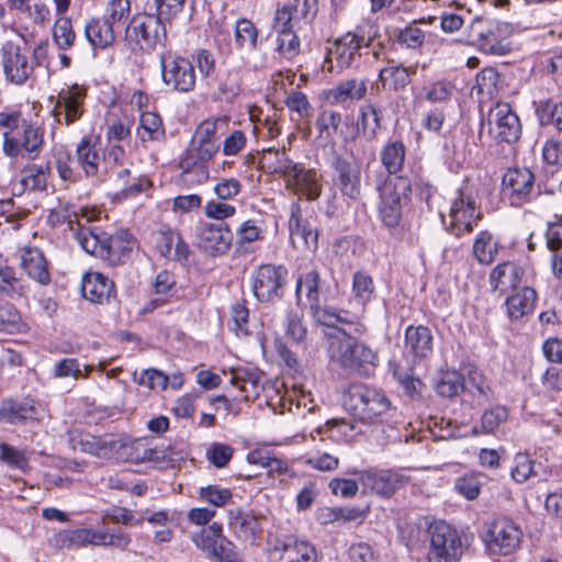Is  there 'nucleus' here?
<instances>
[{
	"instance_id": "nucleus-53",
	"label": "nucleus",
	"mask_w": 562,
	"mask_h": 562,
	"mask_svg": "<svg viewBox=\"0 0 562 562\" xmlns=\"http://www.w3.org/2000/svg\"><path fill=\"white\" fill-rule=\"evenodd\" d=\"M229 382L245 393V397L247 398L251 394H258L260 376L255 371L239 369L232 371Z\"/></svg>"
},
{
	"instance_id": "nucleus-37",
	"label": "nucleus",
	"mask_w": 562,
	"mask_h": 562,
	"mask_svg": "<svg viewBox=\"0 0 562 562\" xmlns=\"http://www.w3.org/2000/svg\"><path fill=\"white\" fill-rule=\"evenodd\" d=\"M368 92V82L364 79H348L330 89L329 97L334 102L344 104L347 101H360Z\"/></svg>"
},
{
	"instance_id": "nucleus-19",
	"label": "nucleus",
	"mask_w": 562,
	"mask_h": 562,
	"mask_svg": "<svg viewBox=\"0 0 562 562\" xmlns=\"http://www.w3.org/2000/svg\"><path fill=\"white\" fill-rule=\"evenodd\" d=\"M0 59L5 78L12 83L23 85L33 72L27 52L13 42L2 45Z\"/></svg>"
},
{
	"instance_id": "nucleus-57",
	"label": "nucleus",
	"mask_w": 562,
	"mask_h": 562,
	"mask_svg": "<svg viewBox=\"0 0 562 562\" xmlns=\"http://www.w3.org/2000/svg\"><path fill=\"white\" fill-rule=\"evenodd\" d=\"M0 460L8 467L26 472L30 468L25 451L14 448L9 443H0Z\"/></svg>"
},
{
	"instance_id": "nucleus-16",
	"label": "nucleus",
	"mask_w": 562,
	"mask_h": 562,
	"mask_svg": "<svg viewBox=\"0 0 562 562\" xmlns=\"http://www.w3.org/2000/svg\"><path fill=\"white\" fill-rule=\"evenodd\" d=\"M521 530L507 518H497L490 522L485 542L487 549L494 554L507 555L520 546Z\"/></svg>"
},
{
	"instance_id": "nucleus-26",
	"label": "nucleus",
	"mask_w": 562,
	"mask_h": 562,
	"mask_svg": "<svg viewBox=\"0 0 562 562\" xmlns=\"http://www.w3.org/2000/svg\"><path fill=\"white\" fill-rule=\"evenodd\" d=\"M321 284V276L316 270H311L308 272L302 273L296 280L295 295L297 302H300L302 295L305 294L310 303V311L313 318L322 319V317H324V307L321 306L319 301L322 292Z\"/></svg>"
},
{
	"instance_id": "nucleus-13",
	"label": "nucleus",
	"mask_w": 562,
	"mask_h": 562,
	"mask_svg": "<svg viewBox=\"0 0 562 562\" xmlns=\"http://www.w3.org/2000/svg\"><path fill=\"white\" fill-rule=\"evenodd\" d=\"M452 234L461 236L471 233L474 225L482 218V213L476 207V201L473 196V188L470 184H463L452 201L449 212Z\"/></svg>"
},
{
	"instance_id": "nucleus-18",
	"label": "nucleus",
	"mask_w": 562,
	"mask_h": 562,
	"mask_svg": "<svg viewBox=\"0 0 562 562\" xmlns=\"http://www.w3.org/2000/svg\"><path fill=\"white\" fill-rule=\"evenodd\" d=\"M503 193L510 205L521 206L531 201L535 175L528 168H509L502 179Z\"/></svg>"
},
{
	"instance_id": "nucleus-3",
	"label": "nucleus",
	"mask_w": 562,
	"mask_h": 562,
	"mask_svg": "<svg viewBox=\"0 0 562 562\" xmlns=\"http://www.w3.org/2000/svg\"><path fill=\"white\" fill-rule=\"evenodd\" d=\"M465 43L487 55L503 56L510 50L513 26L508 22L476 16L465 29Z\"/></svg>"
},
{
	"instance_id": "nucleus-55",
	"label": "nucleus",
	"mask_w": 562,
	"mask_h": 562,
	"mask_svg": "<svg viewBox=\"0 0 562 562\" xmlns=\"http://www.w3.org/2000/svg\"><path fill=\"white\" fill-rule=\"evenodd\" d=\"M179 167L181 169V179L189 186L202 184L207 181L210 177V169L207 164L194 162L187 166V161L180 159Z\"/></svg>"
},
{
	"instance_id": "nucleus-54",
	"label": "nucleus",
	"mask_w": 562,
	"mask_h": 562,
	"mask_svg": "<svg viewBox=\"0 0 562 562\" xmlns=\"http://www.w3.org/2000/svg\"><path fill=\"white\" fill-rule=\"evenodd\" d=\"M218 145L201 144L191 139L181 159L187 161V166H192L194 162L207 164L218 151Z\"/></svg>"
},
{
	"instance_id": "nucleus-59",
	"label": "nucleus",
	"mask_w": 562,
	"mask_h": 562,
	"mask_svg": "<svg viewBox=\"0 0 562 562\" xmlns=\"http://www.w3.org/2000/svg\"><path fill=\"white\" fill-rule=\"evenodd\" d=\"M217 88L226 98L236 97L240 91L241 78L236 69H226L216 77Z\"/></svg>"
},
{
	"instance_id": "nucleus-38",
	"label": "nucleus",
	"mask_w": 562,
	"mask_h": 562,
	"mask_svg": "<svg viewBox=\"0 0 562 562\" xmlns=\"http://www.w3.org/2000/svg\"><path fill=\"white\" fill-rule=\"evenodd\" d=\"M415 74L414 69L404 67L394 61L387 63L385 67L379 71V80L384 89L400 91L411 82V75Z\"/></svg>"
},
{
	"instance_id": "nucleus-25",
	"label": "nucleus",
	"mask_w": 562,
	"mask_h": 562,
	"mask_svg": "<svg viewBox=\"0 0 562 562\" xmlns=\"http://www.w3.org/2000/svg\"><path fill=\"white\" fill-rule=\"evenodd\" d=\"M510 475L516 483L521 484L531 479L547 480L550 475V469L529 452L519 451L514 456V467Z\"/></svg>"
},
{
	"instance_id": "nucleus-63",
	"label": "nucleus",
	"mask_w": 562,
	"mask_h": 562,
	"mask_svg": "<svg viewBox=\"0 0 562 562\" xmlns=\"http://www.w3.org/2000/svg\"><path fill=\"white\" fill-rule=\"evenodd\" d=\"M481 480L475 473H467L456 480L454 490L469 501L479 497L481 492Z\"/></svg>"
},
{
	"instance_id": "nucleus-23",
	"label": "nucleus",
	"mask_w": 562,
	"mask_h": 562,
	"mask_svg": "<svg viewBox=\"0 0 562 562\" xmlns=\"http://www.w3.org/2000/svg\"><path fill=\"white\" fill-rule=\"evenodd\" d=\"M434 351V337L427 326L409 325L405 329L404 355L414 363L420 362L431 356Z\"/></svg>"
},
{
	"instance_id": "nucleus-6",
	"label": "nucleus",
	"mask_w": 562,
	"mask_h": 562,
	"mask_svg": "<svg viewBox=\"0 0 562 562\" xmlns=\"http://www.w3.org/2000/svg\"><path fill=\"white\" fill-rule=\"evenodd\" d=\"M127 46L135 53H151L158 46L165 47L167 31L155 14H138L132 18L125 29Z\"/></svg>"
},
{
	"instance_id": "nucleus-17",
	"label": "nucleus",
	"mask_w": 562,
	"mask_h": 562,
	"mask_svg": "<svg viewBox=\"0 0 562 562\" xmlns=\"http://www.w3.org/2000/svg\"><path fill=\"white\" fill-rule=\"evenodd\" d=\"M87 97V89L82 86L72 85L61 89L54 101L52 115L59 124L70 125L78 121L83 112V103Z\"/></svg>"
},
{
	"instance_id": "nucleus-10",
	"label": "nucleus",
	"mask_w": 562,
	"mask_h": 562,
	"mask_svg": "<svg viewBox=\"0 0 562 562\" xmlns=\"http://www.w3.org/2000/svg\"><path fill=\"white\" fill-rule=\"evenodd\" d=\"M193 543L216 562H238L236 547L224 535L222 525L213 522L191 536Z\"/></svg>"
},
{
	"instance_id": "nucleus-43",
	"label": "nucleus",
	"mask_w": 562,
	"mask_h": 562,
	"mask_svg": "<svg viewBox=\"0 0 562 562\" xmlns=\"http://www.w3.org/2000/svg\"><path fill=\"white\" fill-rule=\"evenodd\" d=\"M498 254V243L487 231L477 234L473 244V255L480 263H492Z\"/></svg>"
},
{
	"instance_id": "nucleus-27",
	"label": "nucleus",
	"mask_w": 562,
	"mask_h": 562,
	"mask_svg": "<svg viewBox=\"0 0 562 562\" xmlns=\"http://www.w3.org/2000/svg\"><path fill=\"white\" fill-rule=\"evenodd\" d=\"M20 266L27 277L38 284L47 285L50 282L48 263L40 248H22L20 251Z\"/></svg>"
},
{
	"instance_id": "nucleus-28",
	"label": "nucleus",
	"mask_w": 562,
	"mask_h": 562,
	"mask_svg": "<svg viewBox=\"0 0 562 562\" xmlns=\"http://www.w3.org/2000/svg\"><path fill=\"white\" fill-rule=\"evenodd\" d=\"M301 209L297 203H292L289 218L291 240L294 246L306 249H316L318 246V233L308 223L301 220Z\"/></svg>"
},
{
	"instance_id": "nucleus-51",
	"label": "nucleus",
	"mask_w": 562,
	"mask_h": 562,
	"mask_svg": "<svg viewBox=\"0 0 562 562\" xmlns=\"http://www.w3.org/2000/svg\"><path fill=\"white\" fill-rule=\"evenodd\" d=\"M53 41L61 50H67L75 45L76 32L69 18L60 16L53 25Z\"/></svg>"
},
{
	"instance_id": "nucleus-4",
	"label": "nucleus",
	"mask_w": 562,
	"mask_h": 562,
	"mask_svg": "<svg viewBox=\"0 0 562 562\" xmlns=\"http://www.w3.org/2000/svg\"><path fill=\"white\" fill-rule=\"evenodd\" d=\"M344 407L364 424L383 422L392 411L390 400L364 384L351 385L345 394Z\"/></svg>"
},
{
	"instance_id": "nucleus-32",
	"label": "nucleus",
	"mask_w": 562,
	"mask_h": 562,
	"mask_svg": "<svg viewBox=\"0 0 562 562\" xmlns=\"http://www.w3.org/2000/svg\"><path fill=\"white\" fill-rule=\"evenodd\" d=\"M85 35L93 48L104 49L115 41L114 25L109 19L93 18L86 23Z\"/></svg>"
},
{
	"instance_id": "nucleus-42",
	"label": "nucleus",
	"mask_w": 562,
	"mask_h": 562,
	"mask_svg": "<svg viewBox=\"0 0 562 562\" xmlns=\"http://www.w3.org/2000/svg\"><path fill=\"white\" fill-rule=\"evenodd\" d=\"M1 415L11 424L35 418L36 409L32 400L7 401L3 403Z\"/></svg>"
},
{
	"instance_id": "nucleus-9",
	"label": "nucleus",
	"mask_w": 562,
	"mask_h": 562,
	"mask_svg": "<svg viewBox=\"0 0 562 562\" xmlns=\"http://www.w3.org/2000/svg\"><path fill=\"white\" fill-rule=\"evenodd\" d=\"M289 271L282 266L261 265L251 274V290L259 302L281 299L288 282Z\"/></svg>"
},
{
	"instance_id": "nucleus-20",
	"label": "nucleus",
	"mask_w": 562,
	"mask_h": 562,
	"mask_svg": "<svg viewBox=\"0 0 562 562\" xmlns=\"http://www.w3.org/2000/svg\"><path fill=\"white\" fill-rule=\"evenodd\" d=\"M70 442L74 449L103 459L119 457L126 446L122 438L114 435L94 436L89 432L72 436Z\"/></svg>"
},
{
	"instance_id": "nucleus-7",
	"label": "nucleus",
	"mask_w": 562,
	"mask_h": 562,
	"mask_svg": "<svg viewBox=\"0 0 562 562\" xmlns=\"http://www.w3.org/2000/svg\"><path fill=\"white\" fill-rule=\"evenodd\" d=\"M379 214L387 227H396L402 218V209L409 202L411 182L404 177H389L379 187Z\"/></svg>"
},
{
	"instance_id": "nucleus-48",
	"label": "nucleus",
	"mask_w": 562,
	"mask_h": 562,
	"mask_svg": "<svg viewBox=\"0 0 562 562\" xmlns=\"http://www.w3.org/2000/svg\"><path fill=\"white\" fill-rule=\"evenodd\" d=\"M137 135L143 142L159 140L164 138L162 122L158 114L145 112L140 115Z\"/></svg>"
},
{
	"instance_id": "nucleus-2",
	"label": "nucleus",
	"mask_w": 562,
	"mask_h": 562,
	"mask_svg": "<svg viewBox=\"0 0 562 562\" xmlns=\"http://www.w3.org/2000/svg\"><path fill=\"white\" fill-rule=\"evenodd\" d=\"M338 336L330 338L329 357L347 370L370 375L379 363L376 352L367 344L338 329Z\"/></svg>"
},
{
	"instance_id": "nucleus-40",
	"label": "nucleus",
	"mask_w": 562,
	"mask_h": 562,
	"mask_svg": "<svg viewBox=\"0 0 562 562\" xmlns=\"http://www.w3.org/2000/svg\"><path fill=\"white\" fill-rule=\"evenodd\" d=\"M262 162L268 166L272 173H279L288 180L291 179L293 172L297 170L295 164L286 154L284 148H269L263 151Z\"/></svg>"
},
{
	"instance_id": "nucleus-56",
	"label": "nucleus",
	"mask_w": 562,
	"mask_h": 562,
	"mask_svg": "<svg viewBox=\"0 0 562 562\" xmlns=\"http://www.w3.org/2000/svg\"><path fill=\"white\" fill-rule=\"evenodd\" d=\"M463 378L456 371L443 373L436 382L435 389L437 393L443 397H452L458 395L464 389Z\"/></svg>"
},
{
	"instance_id": "nucleus-39",
	"label": "nucleus",
	"mask_w": 562,
	"mask_h": 562,
	"mask_svg": "<svg viewBox=\"0 0 562 562\" xmlns=\"http://www.w3.org/2000/svg\"><path fill=\"white\" fill-rule=\"evenodd\" d=\"M323 313L324 317L322 319L314 318L318 324L333 328H336L338 324L348 325L358 335H363L367 331V327L360 322L358 314H352L348 311H336L331 307H324Z\"/></svg>"
},
{
	"instance_id": "nucleus-30",
	"label": "nucleus",
	"mask_w": 562,
	"mask_h": 562,
	"mask_svg": "<svg viewBox=\"0 0 562 562\" xmlns=\"http://www.w3.org/2000/svg\"><path fill=\"white\" fill-rule=\"evenodd\" d=\"M228 526L238 539L248 542H254L261 531L258 518L240 508L228 510Z\"/></svg>"
},
{
	"instance_id": "nucleus-60",
	"label": "nucleus",
	"mask_w": 562,
	"mask_h": 562,
	"mask_svg": "<svg viewBox=\"0 0 562 562\" xmlns=\"http://www.w3.org/2000/svg\"><path fill=\"white\" fill-rule=\"evenodd\" d=\"M199 498L213 506L223 507L232 501L233 494L228 488L218 485H207L199 488Z\"/></svg>"
},
{
	"instance_id": "nucleus-34",
	"label": "nucleus",
	"mask_w": 562,
	"mask_h": 562,
	"mask_svg": "<svg viewBox=\"0 0 562 562\" xmlns=\"http://www.w3.org/2000/svg\"><path fill=\"white\" fill-rule=\"evenodd\" d=\"M306 195L307 200H317L322 194L321 175L315 169H305L297 165V170L288 180Z\"/></svg>"
},
{
	"instance_id": "nucleus-33",
	"label": "nucleus",
	"mask_w": 562,
	"mask_h": 562,
	"mask_svg": "<svg viewBox=\"0 0 562 562\" xmlns=\"http://www.w3.org/2000/svg\"><path fill=\"white\" fill-rule=\"evenodd\" d=\"M522 270L513 262L505 261L497 265L490 274V284L494 291L507 292L519 285Z\"/></svg>"
},
{
	"instance_id": "nucleus-24",
	"label": "nucleus",
	"mask_w": 562,
	"mask_h": 562,
	"mask_svg": "<svg viewBox=\"0 0 562 562\" xmlns=\"http://www.w3.org/2000/svg\"><path fill=\"white\" fill-rule=\"evenodd\" d=\"M360 480L366 487L385 497H390L408 482L407 476L395 470H370L361 473Z\"/></svg>"
},
{
	"instance_id": "nucleus-61",
	"label": "nucleus",
	"mask_w": 562,
	"mask_h": 562,
	"mask_svg": "<svg viewBox=\"0 0 562 562\" xmlns=\"http://www.w3.org/2000/svg\"><path fill=\"white\" fill-rule=\"evenodd\" d=\"M296 11V4L293 3L285 4L276 10L272 24V29L276 34L294 32L293 16Z\"/></svg>"
},
{
	"instance_id": "nucleus-22",
	"label": "nucleus",
	"mask_w": 562,
	"mask_h": 562,
	"mask_svg": "<svg viewBox=\"0 0 562 562\" xmlns=\"http://www.w3.org/2000/svg\"><path fill=\"white\" fill-rule=\"evenodd\" d=\"M232 233L226 225L202 223L196 228V245L211 256L225 254L231 246Z\"/></svg>"
},
{
	"instance_id": "nucleus-29",
	"label": "nucleus",
	"mask_w": 562,
	"mask_h": 562,
	"mask_svg": "<svg viewBox=\"0 0 562 562\" xmlns=\"http://www.w3.org/2000/svg\"><path fill=\"white\" fill-rule=\"evenodd\" d=\"M81 293L92 303H109L114 293V282L100 272H88L82 278Z\"/></svg>"
},
{
	"instance_id": "nucleus-50",
	"label": "nucleus",
	"mask_w": 562,
	"mask_h": 562,
	"mask_svg": "<svg viewBox=\"0 0 562 562\" xmlns=\"http://www.w3.org/2000/svg\"><path fill=\"white\" fill-rule=\"evenodd\" d=\"M27 326L20 312L11 304L0 305V331L7 334H21Z\"/></svg>"
},
{
	"instance_id": "nucleus-5",
	"label": "nucleus",
	"mask_w": 562,
	"mask_h": 562,
	"mask_svg": "<svg viewBox=\"0 0 562 562\" xmlns=\"http://www.w3.org/2000/svg\"><path fill=\"white\" fill-rule=\"evenodd\" d=\"M428 562H459L468 548L467 537L443 520L434 521L428 528Z\"/></svg>"
},
{
	"instance_id": "nucleus-49",
	"label": "nucleus",
	"mask_w": 562,
	"mask_h": 562,
	"mask_svg": "<svg viewBox=\"0 0 562 562\" xmlns=\"http://www.w3.org/2000/svg\"><path fill=\"white\" fill-rule=\"evenodd\" d=\"M374 291V283L369 274L362 271H358L353 274L352 294L357 303L361 305L362 312L364 311V306L373 299Z\"/></svg>"
},
{
	"instance_id": "nucleus-14",
	"label": "nucleus",
	"mask_w": 562,
	"mask_h": 562,
	"mask_svg": "<svg viewBox=\"0 0 562 562\" xmlns=\"http://www.w3.org/2000/svg\"><path fill=\"white\" fill-rule=\"evenodd\" d=\"M488 134L498 142L515 143L521 134L518 115L508 103H497L487 114Z\"/></svg>"
},
{
	"instance_id": "nucleus-36",
	"label": "nucleus",
	"mask_w": 562,
	"mask_h": 562,
	"mask_svg": "<svg viewBox=\"0 0 562 562\" xmlns=\"http://www.w3.org/2000/svg\"><path fill=\"white\" fill-rule=\"evenodd\" d=\"M537 293L532 288L525 286L506 300L507 314L510 319H519L530 314L536 305Z\"/></svg>"
},
{
	"instance_id": "nucleus-12",
	"label": "nucleus",
	"mask_w": 562,
	"mask_h": 562,
	"mask_svg": "<svg viewBox=\"0 0 562 562\" xmlns=\"http://www.w3.org/2000/svg\"><path fill=\"white\" fill-rule=\"evenodd\" d=\"M162 81L173 91L186 93L195 87L196 75L193 64L184 57L170 52L159 56Z\"/></svg>"
},
{
	"instance_id": "nucleus-47",
	"label": "nucleus",
	"mask_w": 562,
	"mask_h": 562,
	"mask_svg": "<svg viewBox=\"0 0 562 562\" xmlns=\"http://www.w3.org/2000/svg\"><path fill=\"white\" fill-rule=\"evenodd\" d=\"M536 114L542 126L553 125L562 131V101L557 102L552 99L539 101Z\"/></svg>"
},
{
	"instance_id": "nucleus-52",
	"label": "nucleus",
	"mask_w": 562,
	"mask_h": 562,
	"mask_svg": "<svg viewBox=\"0 0 562 562\" xmlns=\"http://www.w3.org/2000/svg\"><path fill=\"white\" fill-rule=\"evenodd\" d=\"M508 418V411L505 406L496 405L483 412L481 416V428H474L475 434H492Z\"/></svg>"
},
{
	"instance_id": "nucleus-64",
	"label": "nucleus",
	"mask_w": 562,
	"mask_h": 562,
	"mask_svg": "<svg viewBox=\"0 0 562 562\" xmlns=\"http://www.w3.org/2000/svg\"><path fill=\"white\" fill-rule=\"evenodd\" d=\"M285 334L295 342H302L307 335V329L303 324L302 316L294 311H288L284 318Z\"/></svg>"
},
{
	"instance_id": "nucleus-62",
	"label": "nucleus",
	"mask_w": 562,
	"mask_h": 562,
	"mask_svg": "<svg viewBox=\"0 0 562 562\" xmlns=\"http://www.w3.org/2000/svg\"><path fill=\"white\" fill-rule=\"evenodd\" d=\"M56 544L60 548L85 547L89 544V528L64 530L56 535Z\"/></svg>"
},
{
	"instance_id": "nucleus-11",
	"label": "nucleus",
	"mask_w": 562,
	"mask_h": 562,
	"mask_svg": "<svg viewBox=\"0 0 562 562\" xmlns=\"http://www.w3.org/2000/svg\"><path fill=\"white\" fill-rule=\"evenodd\" d=\"M44 144L43 131L33 124H23L18 131L3 133V153L5 156L15 158L25 156L35 159Z\"/></svg>"
},
{
	"instance_id": "nucleus-46",
	"label": "nucleus",
	"mask_w": 562,
	"mask_h": 562,
	"mask_svg": "<svg viewBox=\"0 0 562 562\" xmlns=\"http://www.w3.org/2000/svg\"><path fill=\"white\" fill-rule=\"evenodd\" d=\"M21 184L31 191H44L47 187L48 168L44 165L30 164L21 171Z\"/></svg>"
},
{
	"instance_id": "nucleus-44",
	"label": "nucleus",
	"mask_w": 562,
	"mask_h": 562,
	"mask_svg": "<svg viewBox=\"0 0 562 562\" xmlns=\"http://www.w3.org/2000/svg\"><path fill=\"white\" fill-rule=\"evenodd\" d=\"M381 122L382 110L378 105L369 102L359 109V124L369 138L376 137L382 127Z\"/></svg>"
},
{
	"instance_id": "nucleus-31",
	"label": "nucleus",
	"mask_w": 562,
	"mask_h": 562,
	"mask_svg": "<svg viewBox=\"0 0 562 562\" xmlns=\"http://www.w3.org/2000/svg\"><path fill=\"white\" fill-rule=\"evenodd\" d=\"M156 246L160 255L169 260L183 261L190 254L189 247L181 236L170 228L158 232Z\"/></svg>"
},
{
	"instance_id": "nucleus-41",
	"label": "nucleus",
	"mask_w": 562,
	"mask_h": 562,
	"mask_svg": "<svg viewBox=\"0 0 562 562\" xmlns=\"http://www.w3.org/2000/svg\"><path fill=\"white\" fill-rule=\"evenodd\" d=\"M259 31L257 26L247 19H239L234 27V43L240 50H254L258 44Z\"/></svg>"
},
{
	"instance_id": "nucleus-58",
	"label": "nucleus",
	"mask_w": 562,
	"mask_h": 562,
	"mask_svg": "<svg viewBox=\"0 0 562 562\" xmlns=\"http://www.w3.org/2000/svg\"><path fill=\"white\" fill-rule=\"evenodd\" d=\"M276 50L280 57L292 60L300 54L301 42L295 32L277 34Z\"/></svg>"
},
{
	"instance_id": "nucleus-21",
	"label": "nucleus",
	"mask_w": 562,
	"mask_h": 562,
	"mask_svg": "<svg viewBox=\"0 0 562 562\" xmlns=\"http://www.w3.org/2000/svg\"><path fill=\"white\" fill-rule=\"evenodd\" d=\"M270 562H317L315 547L303 539L288 537L269 552Z\"/></svg>"
},
{
	"instance_id": "nucleus-45",
	"label": "nucleus",
	"mask_w": 562,
	"mask_h": 562,
	"mask_svg": "<svg viewBox=\"0 0 562 562\" xmlns=\"http://www.w3.org/2000/svg\"><path fill=\"white\" fill-rule=\"evenodd\" d=\"M380 156L387 172L395 175L403 168L405 146L401 140L390 142L382 148Z\"/></svg>"
},
{
	"instance_id": "nucleus-1",
	"label": "nucleus",
	"mask_w": 562,
	"mask_h": 562,
	"mask_svg": "<svg viewBox=\"0 0 562 562\" xmlns=\"http://www.w3.org/2000/svg\"><path fill=\"white\" fill-rule=\"evenodd\" d=\"M74 235L87 254L106 261L110 266L121 262L122 257L130 250L132 241V235L124 229L110 235L99 227L79 225Z\"/></svg>"
},
{
	"instance_id": "nucleus-15",
	"label": "nucleus",
	"mask_w": 562,
	"mask_h": 562,
	"mask_svg": "<svg viewBox=\"0 0 562 562\" xmlns=\"http://www.w3.org/2000/svg\"><path fill=\"white\" fill-rule=\"evenodd\" d=\"M333 183L339 192L351 200L361 196V168L356 159L336 155L330 162Z\"/></svg>"
},
{
	"instance_id": "nucleus-8",
	"label": "nucleus",
	"mask_w": 562,
	"mask_h": 562,
	"mask_svg": "<svg viewBox=\"0 0 562 562\" xmlns=\"http://www.w3.org/2000/svg\"><path fill=\"white\" fill-rule=\"evenodd\" d=\"M376 32L370 23H362L337 37L328 48L327 59L336 60L339 68H348L362 47H368L375 37Z\"/></svg>"
},
{
	"instance_id": "nucleus-35",
	"label": "nucleus",
	"mask_w": 562,
	"mask_h": 562,
	"mask_svg": "<svg viewBox=\"0 0 562 562\" xmlns=\"http://www.w3.org/2000/svg\"><path fill=\"white\" fill-rule=\"evenodd\" d=\"M77 161L87 177H95L100 180L103 175L100 173V155L90 137H83L76 147Z\"/></svg>"
}]
</instances>
